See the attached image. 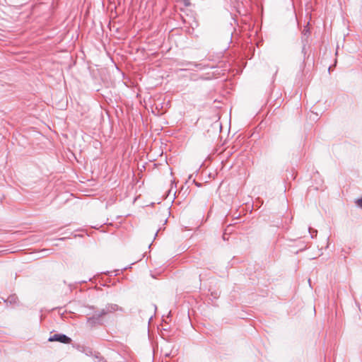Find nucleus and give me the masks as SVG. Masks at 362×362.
Instances as JSON below:
<instances>
[{
  "instance_id": "nucleus-1",
  "label": "nucleus",
  "mask_w": 362,
  "mask_h": 362,
  "mask_svg": "<svg viewBox=\"0 0 362 362\" xmlns=\"http://www.w3.org/2000/svg\"><path fill=\"white\" fill-rule=\"evenodd\" d=\"M49 341H59L64 344H69L71 339L64 334H56L49 338Z\"/></svg>"
},
{
  "instance_id": "nucleus-2",
  "label": "nucleus",
  "mask_w": 362,
  "mask_h": 362,
  "mask_svg": "<svg viewBox=\"0 0 362 362\" xmlns=\"http://www.w3.org/2000/svg\"><path fill=\"white\" fill-rule=\"evenodd\" d=\"M358 206L361 207L362 208V198L360 199H358L357 202H356Z\"/></svg>"
},
{
  "instance_id": "nucleus-3",
  "label": "nucleus",
  "mask_w": 362,
  "mask_h": 362,
  "mask_svg": "<svg viewBox=\"0 0 362 362\" xmlns=\"http://www.w3.org/2000/svg\"><path fill=\"white\" fill-rule=\"evenodd\" d=\"M105 313L104 311H103V312H102V313H101V315H100V316H101V315H105Z\"/></svg>"
}]
</instances>
